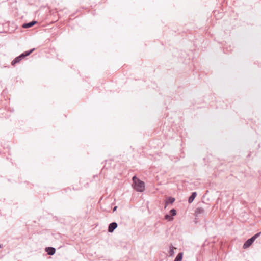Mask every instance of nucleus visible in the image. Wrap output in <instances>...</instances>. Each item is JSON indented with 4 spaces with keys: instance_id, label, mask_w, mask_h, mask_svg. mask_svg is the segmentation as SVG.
<instances>
[{
    "instance_id": "5",
    "label": "nucleus",
    "mask_w": 261,
    "mask_h": 261,
    "mask_svg": "<svg viewBox=\"0 0 261 261\" xmlns=\"http://www.w3.org/2000/svg\"><path fill=\"white\" fill-rule=\"evenodd\" d=\"M45 251L49 255H53L55 253L56 249L54 247H48L45 248Z\"/></svg>"
},
{
    "instance_id": "12",
    "label": "nucleus",
    "mask_w": 261,
    "mask_h": 261,
    "mask_svg": "<svg viewBox=\"0 0 261 261\" xmlns=\"http://www.w3.org/2000/svg\"><path fill=\"white\" fill-rule=\"evenodd\" d=\"M170 214L171 217L174 216L176 215V211L175 209H172L170 211Z\"/></svg>"
},
{
    "instance_id": "10",
    "label": "nucleus",
    "mask_w": 261,
    "mask_h": 261,
    "mask_svg": "<svg viewBox=\"0 0 261 261\" xmlns=\"http://www.w3.org/2000/svg\"><path fill=\"white\" fill-rule=\"evenodd\" d=\"M183 256V253L180 252L178 254L174 261H181Z\"/></svg>"
},
{
    "instance_id": "9",
    "label": "nucleus",
    "mask_w": 261,
    "mask_h": 261,
    "mask_svg": "<svg viewBox=\"0 0 261 261\" xmlns=\"http://www.w3.org/2000/svg\"><path fill=\"white\" fill-rule=\"evenodd\" d=\"M196 195H197L196 192H193L192 193L191 195L189 198L188 202L189 203H192L193 201V200L195 199Z\"/></svg>"
},
{
    "instance_id": "4",
    "label": "nucleus",
    "mask_w": 261,
    "mask_h": 261,
    "mask_svg": "<svg viewBox=\"0 0 261 261\" xmlns=\"http://www.w3.org/2000/svg\"><path fill=\"white\" fill-rule=\"evenodd\" d=\"M117 227V224L116 222L110 223L108 226V231L112 233Z\"/></svg>"
},
{
    "instance_id": "1",
    "label": "nucleus",
    "mask_w": 261,
    "mask_h": 261,
    "mask_svg": "<svg viewBox=\"0 0 261 261\" xmlns=\"http://www.w3.org/2000/svg\"><path fill=\"white\" fill-rule=\"evenodd\" d=\"M133 186L135 190L138 192H143L145 190L144 182L134 176L133 178Z\"/></svg>"
},
{
    "instance_id": "8",
    "label": "nucleus",
    "mask_w": 261,
    "mask_h": 261,
    "mask_svg": "<svg viewBox=\"0 0 261 261\" xmlns=\"http://www.w3.org/2000/svg\"><path fill=\"white\" fill-rule=\"evenodd\" d=\"M175 201V198H173V197H168L166 201V202H165V208L166 207L167 205L169 204V203H173Z\"/></svg>"
},
{
    "instance_id": "11",
    "label": "nucleus",
    "mask_w": 261,
    "mask_h": 261,
    "mask_svg": "<svg viewBox=\"0 0 261 261\" xmlns=\"http://www.w3.org/2000/svg\"><path fill=\"white\" fill-rule=\"evenodd\" d=\"M174 247L173 246H171L170 247V250L169 251V256H172L173 255V254H174Z\"/></svg>"
},
{
    "instance_id": "15",
    "label": "nucleus",
    "mask_w": 261,
    "mask_h": 261,
    "mask_svg": "<svg viewBox=\"0 0 261 261\" xmlns=\"http://www.w3.org/2000/svg\"><path fill=\"white\" fill-rule=\"evenodd\" d=\"M117 208V206H115L114 209H113V211H115Z\"/></svg>"
},
{
    "instance_id": "7",
    "label": "nucleus",
    "mask_w": 261,
    "mask_h": 261,
    "mask_svg": "<svg viewBox=\"0 0 261 261\" xmlns=\"http://www.w3.org/2000/svg\"><path fill=\"white\" fill-rule=\"evenodd\" d=\"M36 23H37L36 21H32L31 22H30L29 23H24L23 24L22 27L23 28H29L33 27L34 25H35Z\"/></svg>"
},
{
    "instance_id": "6",
    "label": "nucleus",
    "mask_w": 261,
    "mask_h": 261,
    "mask_svg": "<svg viewBox=\"0 0 261 261\" xmlns=\"http://www.w3.org/2000/svg\"><path fill=\"white\" fill-rule=\"evenodd\" d=\"M204 213V210L202 207H197L195 212V214L196 217H199L200 215L203 214Z\"/></svg>"
},
{
    "instance_id": "16",
    "label": "nucleus",
    "mask_w": 261,
    "mask_h": 261,
    "mask_svg": "<svg viewBox=\"0 0 261 261\" xmlns=\"http://www.w3.org/2000/svg\"><path fill=\"white\" fill-rule=\"evenodd\" d=\"M1 247V246L0 245V248Z\"/></svg>"
},
{
    "instance_id": "3",
    "label": "nucleus",
    "mask_w": 261,
    "mask_h": 261,
    "mask_svg": "<svg viewBox=\"0 0 261 261\" xmlns=\"http://www.w3.org/2000/svg\"><path fill=\"white\" fill-rule=\"evenodd\" d=\"M254 241V239L252 238V237L250 239H249L243 244V248L244 249L247 248L253 243Z\"/></svg>"
},
{
    "instance_id": "2",
    "label": "nucleus",
    "mask_w": 261,
    "mask_h": 261,
    "mask_svg": "<svg viewBox=\"0 0 261 261\" xmlns=\"http://www.w3.org/2000/svg\"><path fill=\"white\" fill-rule=\"evenodd\" d=\"M35 50V48H33L30 50H28L26 51H24L22 54H21L19 56L15 58L11 62V65L14 66L16 63H18L20 62V61L24 59L25 57L29 56L34 50Z\"/></svg>"
},
{
    "instance_id": "13",
    "label": "nucleus",
    "mask_w": 261,
    "mask_h": 261,
    "mask_svg": "<svg viewBox=\"0 0 261 261\" xmlns=\"http://www.w3.org/2000/svg\"><path fill=\"white\" fill-rule=\"evenodd\" d=\"M165 218L166 219L169 220V221H172L173 219V218L170 216L169 215H166L165 216Z\"/></svg>"
},
{
    "instance_id": "14",
    "label": "nucleus",
    "mask_w": 261,
    "mask_h": 261,
    "mask_svg": "<svg viewBox=\"0 0 261 261\" xmlns=\"http://www.w3.org/2000/svg\"><path fill=\"white\" fill-rule=\"evenodd\" d=\"M260 233H257L254 236H253L252 238L254 239V240L259 236Z\"/></svg>"
}]
</instances>
